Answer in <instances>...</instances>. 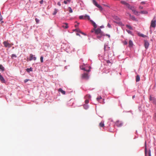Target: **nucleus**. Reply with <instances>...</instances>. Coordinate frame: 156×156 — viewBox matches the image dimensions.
Here are the masks:
<instances>
[{
  "instance_id": "1",
  "label": "nucleus",
  "mask_w": 156,
  "mask_h": 156,
  "mask_svg": "<svg viewBox=\"0 0 156 156\" xmlns=\"http://www.w3.org/2000/svg\"><path fill=\"white\" fill-rule=\"evenodd\" d=\"M90 21L93 24V26L94 27V30L95 34L97 35L99 34H102V32H101V30L100 28H98L97 29H95L97 27V25L92 20H90Z\"/></svg>"
},
{
  "instance_id": "2",
  "label": "nucleus",
  "mask_w": 156,
  "mask_h": 156,
  "mask_svg": "<svg viewBox=\"0 0 156 156\" xmlns=\"http://www.w3.org/2000/svg\"><path fill=\"white\" fill-rule=\"evenodd\" d=\"M89 76L88 73H84L82 74L81 78L82 79L87 80L89 79Z\"/></svg>"
},
{
  "instance_id": "3",
  "label": "nucleus",
  "mask_w": 156,
  "mask_h": 156,
  "mask_svg": "<svg viewBox=\"0 0 156 156\" xmlns=\"http://www.w3.org/2000/svg\"><path fill=\"white\" fill-rule=\"evenodd\" d=\"M156 20L154 18L153 20H152L151 22V25L150 28L151 27L154 28L156 26Z\"/></svg>"
},
{
  "instance_id": "4",
  "label": "nucleus",
  "mask_w": 156,
  "mask_h": 156,
  "mask_svg": "<svg viewBox=\"0 0 156 156\" xmlns=\"http://www.w3.org/2000/svg\"><path fill=\"white\" fill-rule=\"evenodd\" d=\"M114 19L116 21H114V22L118 24L119 25L122 26L123 25L122 23V22L119 21L120 19L117 16H115L114 17Z\"/></svg>"
},
{
  "instance_id": "5",
  "label": "nucleus",
  "mask_w": 156,
  "mask_h": 156,
  "mask_svg": "<svg viewBox=\"0 0 156 156\" xmlns=\"http://www.w3.org/2000/svg\"><path fill=\"white\" fill-rule=\"evenodd\" d=\"M93 3L97 7L99 8L100 10H102V7L100 5L98 4L97 2L94 0H93Z\"/></svg>"
},
{
  "instance_id": "6",
  "label": "nucleus",
  "mask_w": 156,
  "mask_h": 156,
  "mask_svg": "<svg viewBox=\"0 0 156 156\" xmlns=\"http://www.w3.org/2000/svg\"><path fill=\"white\" fill-rule=\"evenodd\" d=\"M115 125L118 127H120L122 126V123L121 121H118L116 122Z\"/></svg>"
},
{
  "instance_id": "7",
  "label": "nucleus",
  "mask_w": 156,
  "mask_h": 156,
  "mask_svg": "<svg viewBox=\"0 0 156 156\" xmlns=\"http://www.w3.org/2000/svg\"><path fill=\"white\" fill-rule=\"evenodd\" d=\"M144 45L145 48H148L149 45V42L147 40H144Z\"/></svg>"
},
{
  "instance_id": "8",
  "label": "nucleus",
  "mask_w": 156,
  "mask_h": 156,
  "mask_svg": "<svg viewBox=\"0 0 156 156\" xmlns=\"http://www.w3.org/2000/svg\"><path fill=\"white\" fill-rule=\"evenodd\" d=\"M36 59V58L34 56V55L32 54H30V58L29 59L30 61H31L32 60H35Z\"/></svg>"
},
{
  "instance_id": "9",
  "label": "nucleus",
  "mask_w": 156,
  "mask_h": 156,
  "mask_svg": "<svg viewBox=\"0 0 156 156\" xmlns=\"http://www.w3.org/2000/svg\"><path fill=\"white\" fill-rule=\"evenodd\" d=\"M121 3L122 4L125 5L128 8H130V5L128 3L124 1H121Z\"/></svg>"
},
{
  "instance_id": "10",
  "label": "nucleus",
  "mask_w": 156,
  "mask_h": 156,
  "mask_svg": "<svg viewBox=\"0 0 156 156\" xmlns=\"http://www.w3.org/2000/svg\"><path fill=\"white\" fill-rule=\"evenodd\" d=\"M3 44L5 47H8L10 48L11 47V45L9 43L6 41L4 42Z\"/></svg>"
},
{
  "instance_id": "11",
  "label": "nucleus",
  "mask_w": 156,
  "mask_h": 156,
  "mask_svg": "<svg viewBox=\"0 0 156 156\" xmlns=\"http://www.w3.org/2000/svg\"><path fill=\"white\" fill-rule=\"evenodd\" d=\"M62 27L65 28L67 29L68 28V24L67 23H65L62 24Z\"/></svg>"
},
{
  "instance_id": "12",
  "label": "nucleus",
  "mask_w": 156,
  "mask_h": 156,
  "mask_svg": "<svg viewBox=\"0 0 156 156\" xmlns=\"http://www.w3.org/2000/svg\"><path fill=\"white\" fill-rule=\"evenodd\" d=\"M133 44L132 41L131 40H130L129 42V47L131 48L133 47Z\"/></svg>"
},
{
  "instance_id": "13",
  "label": "nucleus",
  "mask_w": 156,
  "mask_h": 156,
  "mask_svg": "<svg viewBox=\"0 0 156 156\" xmlns=\"http://www.w3.org/2000/svg\"><path fill=\"white\" fill-rule=\"evenodd\" d=\"M0 80L1 81L2 83H5V80L4 78L2 76V75L0 73Z\"/></svg>"
},
{
  "instance_id": "14",
  "label": "nucleus",
  "mask_w": 156,
  "mask_h": 156,
  "mask_svg": "<svg viewBox=\"0 0 156 156\" xmlns=\"http://www.w3.org/2000/svg\"><path fill=\"white\" fill-rule=\"evenodd\" d=\"M109 48L110 47H108L107 45L105 44L104 47V49L105 51L108 50Z\"/></svg>"
},
{
  "instance_id": "15",
  "label": "nucleus",
  "mask_w": 156,
  "mask_h": 156,
  "mask_svg": "<svg viewBox=\"0 0 156 156\" xmlns=\"http://www.w3.org/2000/svg\"><path fill=\"white\" fill-rule=\"evenodd\" d=\"M104 121H102L99 124V126L100 127H104Z\"/></svg>"
},
{
  "instance_id": "16",
  "label": "nucleus",
  "mask_w": 156,
  "mask_h": 156,
  "mask_svg": "<svg viewBox=\"0 0 156 156\" xmlns=\"http://www.w3.org/2000/svg\"><path fill=\"white\" fill-rule=\"evenodd\" d=\"M58 91L59 92H60L61 93L63 94H65L66 92L64 90H63L61 88H59L58 90Z\"/></svg>"
},
{
  "instance_id": "17",
  "label": "nucleus",
  "mask_w": 156,
  "mask_h": 156,
  "mask_svg": "<svg viewBox=\"0 0 156 156\" xmlns=\"http://www.w3.org/2000/svg\"><path fill=\"white\" fill-rule=\"evenodd\" d=\"M129 16L130 17V18L132 19L133 20H136L135 17L134 16H131V14H129Z\"/></svg>"
},
{
  "instance_id": "18",
  "label": "nucleus",
  "mask_w": 156,
  "mask_h": 156,
  "mask_svg": "<svg viewBox=\"0 0 156 156\" xmlns=\"http://www.w3.org/2000/svg\"><path fill=\"white\" fill-rule=\"evenodd\" d=\"M140 80V77L139 75H137L136 76V82H138Z\"/></svg>"
},
{
  "instance_id": "19",
  "label": "nucleus",
  "mask_w": 156,
  "mask_h": 156,
  "mask_svg": "<svg viewBox=\"0 0 156 156\" xmlns=\"http://www.w3.org/2000/svg\"><path fill=\"white\" fill-rule=\"evenodd\" d=\"M133 13L136 15H139L138 12L137 11L135 10V9L133 10L132 11Z\"/></svg>"
},
{
  "instance_id": "20",
  "label": "nucleus",
  "mask_w": 156,
  "mask_h": 156,
  "mask_svg": "<svg viewBox=\"0 0 156 156\" xmlns=\"http://www.w3.org/2000/svg\"><path fill=\"white\" fill-rule=\"evenodd\" d=\"M140 13L141 14H146L148 13V12L147 11H141Z\"/></svg>"
},
{
  "instance_id": "21",
  "label": "nucleus",
  "mask_w": 156,
  "mask_h": 156,
  "mask_svg": "<svg viewBox=\"0 0 156 156\" xmlns=\"http://www.w3.org/2000/svg\"><path fill=\"white\" fill-rule=\"evenodd\" d=\"M126 27L128 28L130 30H133V29L132 27L131 26L127 25H126Z\"/></svg>"
},
{
  "instance_id": "22",
  "label": "nucleus",
  "mask_w": 156,
  "mask_h": 156,
  "mask_svg": "<svg viewBox=\"0 0 156 156\" xmlns=\"http://www.w3.org/2000/svg\"><path fill=\"white\" fill-rule=\"evenodd\" d=\"M0 69H1L2 71L4 70V68L2 65H0Z\"/></svg>"
},
{
  "instance_id": "23",
  "label": "nucleus",
  "mask_w": 156,
  "mask_h": 156,
  "mask_svg": "<svg viewBox=\"0 0 156 156\" xmlns=\"http://www.w3.org/2000/svg\"><path fill=\"white\" fill-rule=\"evenodd\" d=\"M26 70L29 73L30 71H32V69L31 68H30L27 69Z\"/></svg>"
},
{
  "instance_id": "24",
  "label": "nucleus",
  "mask_w": 156,
  "mask_h": 156,
  "mask_svg": "<svg viewBox=\"0 0 156 156\" xmlns=\"http://www.w3.org/2000/svg\"><path fill=\"white\" fill-rule=\"evenodd\" d=\"M58 11V10L56 9H54V13H53V15H55L56 13H57V12Z\"/></svg>"
},
{
  "instance_id": "25",
  "label": "nucleus",
  "mask_w": 156,
  "mask_h": 156,
  "mask_svg": "<svg viewBox=\"0 0 156 156\" xmlns=\"http://www.w3.org/2000/svg\"><path fill=\"white\" fill-rule=\"evenodd\" d=\"M138 34H140L139 35L140 36H141V37H146V36L145 35H144L143 34H140V33H138Z\"/></svg>"
},
{
  "instance_id": "26",
  "label": "nucleus",
  "mask_w": 156,
  "mask_h": 156,
  "mask_svg": "<svg viewBox=\"0 0 156 156\" xmlns=\"http://www.w3.org/2000/svg\"><path fill=\"white\" fill-rule=\"evenodd\" d=\"M68 9L70 13H72L73 12V10L70 7H69Z\"/></svg>"
},
{
  "instance_id": "27",
  "label": "nucleus",
  "mask_w": 156,
  "mask_h": 156,
  "mask_svg": "<svg viewBox=\"0 0 156 156\" xmlns=\"http://www.w3.org/2000/svg\"><path fill=\"white\" fill-rule=\"evenodd\" d=\"M84 18L85 19L87 18L88 20H89L90 19L89 16L87 15H85Z\"/></svg>"
},
{
  "instance_id": "28",
  "label": "nucleus",
  "mask_w": 156,
  "mask_h": 156,
  "mask_svg": "<svg viewBox=\"0 0 156 156\" xmlns=\"http://www.w3.org/2000/svg\"><path fill=\"white\" fill-rule=\"evenodd\" d=\"M81 69L84 70L85 71L87 72H89L90 71V69H89V70H86V69H85L83 67L82 68H81Z\"/></svg>"
},
{
  "instance_id": "29",
  "label": "nucleus",
  "mask_w": 156,
  "mask_h": 156,
  "mask_svg": "<svg viewBox=\"0 0 156 156\" xmlns=\"http://www.w3.org/2000/svg\"><path fill=\"white\" fill-rule=\"evenodd\" d=\"M100 35H98L97 36V37L98 38H100L102 36H103V35L102 34H102H99Z\"/></svg>"
},
{
  "instance_id": "30",
  "label": "nucleus",
  "mask_w": 156,
  "mask_h": 156,
  "mask_svg": "<svg viewBox=\"0 0 156 156\" xmlns=\"http://www.w3.org/2000/svg\"><path fill=\"white\" fill-rule=\"evenodd\" d=\"M86 98L90 99L91 98V96L90 95H87L85 97Z\"/></svg>"
},
{
  "instance_id": "31",
  "label": "nucleus",
  "mask_w": 156,
  "mask_h": 156,
  "mask_svg": "<svg viewBox=\"0 0 156 156\" xmlns=\"http://www.w3.org/2000/svg\"><path fill=\"white\" fill-rule=\"evenodd\" d=\"M40 60L41 62H43V56L41 57Z\"/></svg>"
},
{
  "instance_id": "32",
  "label": "nucleus",
  "mask_w": 156,
  "mask_h": 156,
  "mask_svg": "<svg viewBox=\"0 0 156 156\" xmlns=\"http://www.w3.org/2000/svg\"><path fill=\"white\" fill-rule=\"evenodd\" d=\"M129 9H130L131 10H132V11H133V10L134 9H135L134 8V7H133V6H130V8H129Z\"/></svg>"
},
{
  "instance_id": "33",
  "label": "nucleus",
  "mask_w": 156,
  "mask_h": 156,
  "mask_svg": "<svg viewBox=\"0 0 156 156\" xmlns=\"http://www.w3.org/2000/svg\"><path fill=\"white\" fill-rule=\"evenodd\" d=\"M88 106L87 105H84V108L85 109H87L88 108Z\"/></svg>"
},
{
  "instance_id": "34",
  "label": "nucleus",
  "mask_w": 156,
  "mask_h": 156,
  "mask_svg": "<svg viewBox=\"0 0 156 156\" xmlns=\"http://www.w3.org/2000/svg\"><path fill=\"white\" fill-rule=\"evenodd\" d=\"M145 155H147V150L146 148H145Z\"/></svg>"
},
{
  "instance_id": "35",
  "label": "nucleus",
  "mask_w": 156,
  "mask_h": 156,
  "mask_svg": "<svg viewBox=\"0 0 156 156\" xmlns=\"http://www.w3.org/2000/svg\"><path fill=\"white\" fill-rule=\"evenodd\" d=\"M79 18L80 20L83 19H85L83 17V16H80L79 17Z\"/></svg>"
},
{
  "instance_id": "36",
  "label": "nucleus",
  "mask_w": 156,
  "mask_h": 156,
  "mask_svg": "<svg viewBox=\"0 0 156 156\" xmlns=\"http://www.w3.org/2000/svg\"><path fill=\"white\" fill-rule=\"evenodd\" d=\"M101 99H102L101 97V96H100L99 97H98L97 98V100L98 101H99V100H101Z\"/></svg>"
},
{
  "instance_id": "37",
  "label": "nucleus",
  "mask_w": 156,
  "mask_h": 156,
  "mask_svg": "<svg viewBox=\"0 0 156 156\" xmlns=\"http://www.w3.org/2000/svg\"><path fill=\"white\" fill-rule=\"evenodd\" d=\"M11 57L12 58H16V56L15 55L13 54L12 55Z\"/></svg>"
},
{
  "instance_id": "38",
  "label": "nucleus",
  "mask_w": 156,
  "mask_h": 156,
  "mask_svg": "<svg viewBox=\"0 0 156 156\" xmlns=\"http://www.w3.org/2000/svg\"><path fill=\"white\" fill-rule=\"evenodd\" d=\"M35 20L36 23H38L39 22V20L38 19H37V18H35Z\"/></svg>"
},
{
  "instance_id": "39",
  "label": "nucleus",
  "mask_w": 156,
  "mask_h": 156,
  "mask_svg": "<svg viewBox=\"0 0 156 156\" xmlns=\"http://www.w3.org/2000/svg\"><path fill=\"white\" fill-rule=\"evenodd\" d=\"M85 103H86V104H88L89 102V100L87 99L85 101Z\"/></svg>"
},
{
  "instance_id": "40",
  "label": "nucleus",
  "mask_w": 156,
  "mask_h": 156,
  "mask_svg": "<svg viewBox=\"0 0 156 156\" xmlns=\"http://www.w3.org/2000/svg\"><path fill=\"white\" fill-rule=\"evenodd\" d=\"M106 62L108 64V63H111V65L112 64V63H111V62L109 60H106Z\"/></svg>"
},
{
  "instance_id": "41",
  "label": "nucleus",
  "mask_w": 156,
  "mask_h": 156,
  "mask_svg": "<svg viewBox=\"0 0 156 156\" xmlns=\"http://www.w3.org/2000/svg\"><path fill=\"white\" fill-rule=\"evenodd\" d=\"M148 155H149V156H151V152L150 150H149V151Z\"/></svg>"
},
{
  "instance_id": "42",
  "label": "nucleus",
  "mask_w": 156,
  "mask_h": 156,
  "mask_svg": "<svg viewBox=\"0 0 156 156\" xmlns=\"http://www.w3.org/2000/svg\"><path fill=\"white\" fill-rule=\"evenodd\" d=\"M103 36H106L108 37L109 38L110 37V35L109 34H105V35L103 34Z\"/></svg>"
},
{
  "instance_id": "43",
  "label": "nucleus",
  "mask_w": 156,
  "mask_h": 156,
  "mask_svg": "<svg viewBox=\"0 0 156 156\" xmlns=\"http://www.w3.org/2000/svg\"><path fill=\"white\" fill-rule=\"evenodd\" d=\"M43 2H44L43 0H41L40 2V3L41 4H42L43 3Z\"/></svg>"
},
{
  "instance_id": "44",
  "label": "nucleus",
  "mask_w": 156,
  "mask_h": 156,
  "mask_svg": "<svg viewBox=\"0 0 156 156\" xmlns=\"http://www.w3.org/2000/svg\"><path fill=\"white\" fill-rule=\"evenodd\" d=\"M128 44L127 42L126 41H125L124 42V44L126 45V44Z\"/></svg>"
},
{
  "instance_id": "45",
  "label": "nucleus",
  "mask_w": 156,
  "mask_h": 156,
  "mask_svg": "<svg viewBox=\"0 0 156 156\" xmlns=\"http://www.w3.org/2000/svg\"><path fill=\"white\" fill-rule=\"evenodd\" d=\"M107 26H108V27L109 28H110V27H111V25H110V24L109 23H108V24Z\"/></svg>"
},
{
  "instance_id": "46",
  "label": "nucleus",
  "mask_w": 156,
  "mask_h": 156,
  "mask_svg": "<svg viewBox=\"0 0 156 156\" xmlns=\"http://www.w3.org/2000/svg\"><path fill=\"white\" fill-rule=\"evenodd\" d=\"M29 80H28V79H26L24 80V82L25 83H26Z\"/></svg>"
},
{
  "instance_id": "47",
  "label": "nucleus",
  "mask_w": 156,
  "mask_h": 156,
  "mask_svg": "<svg viewBox=\"0 0 156 156\" xmlns=\"http://www.w3.org/2000/svg\"><path fill=\"white\" fill-rule=\"evenodd\" d=\"M64 3L65 4H67V2L66 1H64Z\"/></svg>"
},
{
  "instance_id": "48",
  "label": "nucleus",
  "mask_w": 156,
  "mask_h": 156,
  "mask_svg": "<svg viewBox=\"0 0 156 156\" xmlns=\"http://www.w3.org/2000/svg\"><path fill=\"white\" fill-rule=\"evenodd\" d=\"M57 5H59V6H60L61 5V4H60V2H58L57 3Z\"/></svg>"
},
{
  "instance_id": "49",
  "label": "nucleus",
  "mask_w": 156,
  "mask_h": 156,
  "mask_svg": "<svg viewBox=\"0 0 156 156\" xmlns=\"http://www.w3.org/2000/svg\"><path fill=\"white\" fill-rule=\"evenodd\" d=\"M139 8L140 9H143V7L140 6H139Z\"/></svg>"
},
{
  "instance_id": "50",
  "label": "nucleus",
  "mask_w": 156,
  "mask_h": 156,
  "mask_svg": "<svg viewBox=\"0 0 156 156\" xmlns=\"http://www.w3.org/2000/svg\"><path fill=\"white\" fill-rule=\"evenodd\" d=\"M141 4H145V2H142L141 3Z\"/></svg>"
},
{
  "instance_id": "51",
  "label": "nucleus",
  "mask_w": 156,
  "mask_h": 156,
  "mask_svg": "<svg viewBox=\"0 0 156 156\" xmlns=\"http://www.w3.org/2000/svg\"><path fill=\"white\" fill-rule=\"evenodd\" d=\"M71 0H66V1L67 2L69 3H70Z\"/></svg>"
},
{
  "instance_id": "52",
  "label": "nucleus",
  "mask_w": 156,
  "mask_h": 156,
  "mask_svg": "<svg viewBox=\"0 0 156 156\" xmlns=\"http://www.w3.org/2000/svg\"><path fill=\"white\" fill-rule=\"evenodd\" d=\"M91 32H92V33H93V32H94V29H93L92 30H91Z\"/></svg>"
},
{
  "instance_id": "53",
  "label": "nucleus",
  "mask_w": 156,
  "mask_h": 156,
  "mask_svg": "<svg viewBox=\"0 0 156 156\" xmlns=\"http://www.w3.org/2000/svg\"><path fill=\"white\" fill-rule=\"evenodd\" d=\"M127 32L129 33H130L131 32V31L130 30H127Z\"/></svg>"
},
{
  "instance_id": "54",
  "label": "nucleus",
  "mask_w": 156,
  "mask_h": 156,
  "mask_svg": "<svg viewBox=\"0 0 156 156\" xmlns=\"http://www.w3.org/2000/svg\"><path fill=\"white\" fill-rule=\"evenodd\" d=\"M80 33H81L82 34H83V35H84V34L83 33V32H80Z\"/></svg>"
},
{
  "instance_id": "55",
  "label": "nucleus",
  "mask_w": 156,
  "mask_h": 156,
  "mask_svg": "<svg viewBox=\"0 0 156 156\" xmlns=\"http://www.w3.org/2000/svg\"><path fill=\"white\" fill-rule=\"evenodd\" d=\"M135 95H133V97H132V98L133 99L134 98H135Z\"/></svg>"
},
{
  "instance_id": "56",
  "label": "nucleus",
  "mask_w": 156,
  "mask_h": 156,
  "mask_svg": "<svg viewBox=\"0 0 156 156\" xmlns=\"http://www.w3.org/2000/svg\"><path fill=\"white\" fill-rule=\"evenodd\" d=\"M0 17V20H1L2 19V17Z\"/></svg>"
},
{
  "instance_id": "57",
  "label": "nucleus",
  "mask_w": 156,
  "mask_h": 156,
  "mask_svg": "<svg viewBox=\"0 0 156 156\" xmlns=\"http://www.w3.org/2000/svg\"><path fill=\"white\" fill-rule=\"evenodd\" d=\"M77 26H78V25H75V27H76Z\"/></svg>"
},
{
  "instance_id": "58",
  "label": "nucleus",
  "mask_w": 156,
  "mask_h": 156,
  "mask_svg": "<svg viewBox=\"0 0 156 156\" xmlns=\"http://www.w3.org/2000/svg\"><path fill=\"white\" fill-rule=\"evenodd\" d=\"M101 27V28H103V26H101V27Z\"/></svg>"
},
{
  "instance_id": "59",
  "label": "nucleus",
  "mask_w": 156,
  "mask_h": 156,
  "mask_svg": "<svg viewBox=\"0 0 156 156\" xmlns=\"http://www.w3.org/2000/svg\"><path fill=\"white\" fill-rule=\"evenodd\" d=\"M2 16L1 15V13H0V17H2Z\"/></svg>"
},
{
  "instance_id": "60",
  "label": "nucleus",
  "mask_w": 156,
  "mask_h": 156,
  "mask_svg": "<svg viewBox=\"0 0 156 156\" xmlns=\"http://www.w3.org/2000/svg\"><path fill=\"white\" fill-rule=\"evenodd\" d=\"M76 22V23H77V24H79V23H77V22Z\"/></svg>"
},
{
  "instance_id": "61",
  "label": "nucleus",
  "mask_w": 156,
  "mask_h": 156,
  "mask_svg": "<svg viewBox=\"0 0 156 156\" xmlns=\"http://www.w3.org/2000/svg\"><path fill=\"white\" fill-rule=\"evenodd\" d=\"M155 117L156 118V113H155Z\"/></svg>"
},
{
  "instance_id": "62",
  "label": "nucleus",
  "mask_w": 156,
  "mask_h": 156,
  "mask_svg": "<svg viewBox=\"0 0 156 156\" xmlns=\"http://www.w3.org/2000/svg\"><path fill=\"white\" fill-rule=\"evenodd\" d=\"M127 14H128V15H129V14H130L129 13H128Z\"/></svg>"
}]
</instances>
